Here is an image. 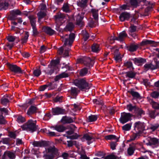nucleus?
<instances>
[{
    "label": "nucleus",
    "mask_w": 159,
    "mask_h": 159,
    "mask_svg": "<svg viewBox=\"0 0 159 159\" xmlns=\"http://www.w3.org/2000/svg\"><path fill=\"white\" fill-rule=\"evenodd\" d=\"M132 125V123L126 124L122 126V129L125 131H129L131 129Z\"/></svg>",
    "instance_id": "obj_25"
},
{
    "label": "nucleus",
    "mask_w": 159,
    "mask_h": 159,
    "mask_svg": "<svg viewBox=\"0 0 159 159\" xmlns=\"http://www.w3.org/2000/svg\"><path fill=\"white\" fill-rule=\"evenodd\" d=\"M158 143V140L155 138L148 137L146 139L145 144L147 145L152 146L155 145Z\"/></svg>",
    "instance_id": "obj_8"
},
{
    "label": "nucleus",
    "mask_w": 159,
    "mask_h": 159,
    "mask_svg": "<svg viewBox=\"0 0 159 159\" xmlns=\"http://www.w3.org/2000/svg\"><path fill=\"white\" fill-rule=\"evenodd\" d=\"M84 17L83 14L80 15L79 14L76 17L77 24L80 26H81L83 25L82 21Z\"/></svg>",
    "instance_id": "obj_14"
},
{
    "label": "nucleus",
    "mask_w": 159,
    "mask_h": 159,
    "mask_svg": "<svg viewBox=\"0 0 159 159\" xmlns=\"http://www.w3.org/2000/svg\"><path fill=\"white\" fill-rule=\"evenodd\" d=\"M46 150L47 151L48 153H51V156L46 155L45 156V159H52L54 157V156L57 154V151L54 147H49Z\"/></svg>",
    "instance_id": "obj_6"
},
{
    "label": "nucleus",
    "mask_w": 159,
    "mask_h": 159,
    "mask_svg": "<svg viewBox=\"0 0 159 159\" xmlns=\"http://www.w3.org/2000/svg\"><path fill=\"white\" fill-rule=\"evenodd\" d=\"M151 96L154 98H157L159 96V91H154L151 94Z\"/></svg>",
    "instance_id": "obj_45"
},
{
    "label": "nucleus",
    "mask_w": 159,
    "mask_h": 159,
    "mask_svg": "<svg viewBox=\"0 0 159 159\" xmlns=\"http://www.w3.org/2000/svg\"><path fill=\"white\" fill-rule=\"evenodd\" d=\"M63 10L66 12H68L69 11L68 6L67 4H65L63 5Z\"/></svg>",
    "instance_id": "obj_54"
},
{
    "label": "nucleus",
    "mask_w": 159,
    "mask_h": 159,
    "mask_svg": "<svg viewBox=\"0 0 159 159\" xmlns=\"http://www.w3.org/2000/svg\"><path fill=\"white\" fill-rule=\"evenodd\" d=\"M129 92L131 93L134 97L138 98H140L141 96L139 93L137 92L134 91L133 89H131L129 91Z\"/></svg>",
    "instance_id": "obj_21"
},
{
    "label": "nucleus",
    "mask_w": 159,
    "mask_h": 159,
    "mask_svg": "<svg viewBox=\"0 0 159 159\" xmlns=\"http://www.w3.org/2000/svg\"><path fill=\"white\" fill-rule=\"evenodd\" d=\"M138 47V46L137 45L132 44L129 46V50L130 51L134 52L136 51Z\"/></svg>",
    "instance_id": "obj_33"
},
{
    "label": "nucleus",
    "mask_w": 159,
    "mask_h": 159,
    "mask_svg": "<svg viewBox=\"0 0 159 159\" xmlns=\"http://www.w3.org/2000/svg\"><path fill=\"white\" fill-rule=\"evenodd\" d=\"M43 30L46 33L50 35H52L54 34V31L48 27H44L43 28Z\"/></svg>",
    "instance_id": "obj_18"
},
{
    "label": "nucleus",
    "mask_w": 159,
    "mask_h": 159,
    "mask_svg": "<svg viewBox=\"0 0 159 159\" xmlns=\"http://www.w3.org/2000/svg\"><path fill=\"white\" fill-rule=\"evenodd\" d=\"M138 113L139 115H143L145 114L144 111L140 108H138Z\"/></svg>",
    "instance_id": "obj_60"
},
{
    "label": "nucleus",
    "mask_w": 159,
    "mask_h": 159,
    "mask_svg": "<svg viewBox=\"0 0 159 159\" xmlns=\"http://www.w3.org/2000/svg\"><path fill=\"white\" fill-rule=\"evenodd\" d=\"M106 139L107 140H114L116 142H117L118 140V139L116 138V136L113 135H110L106 136Z\"/></svg>",
    "instance_id": "obj_34"
},
{
    "label": "nucleus",
    "mask_w": 159,
    "mask_h": 159,
    "mask_svg": "<svg viewBox=\"0 0 159 159\" xmlns=\"http://www.w3.org/2000/svg\"><path fill=\"white\" fill-rule=\"evenodd\" d=\"M33 145L34 147H41L44 145V142H43L34 141L33 143Z\"/></svg>",
    "instance_id": "obj_32"
},
{
    "label": "nucleus",
    "mask_w": 159,
    "mask_h": 159,
    "mask_svg": "<svg viewBox=\"0 0 159 159\" xmlns=\"http://www.w3.org/2000/svg\"><path fill=\"white\" fill-rule=\"evenodd\" d=\"M59 61L58 60H54L51 62V65L49 66L48 69L47 73L48 75H51L53 72V69L57 70L59 68L58 64Z\"/></svg>",
    "instance_id": "obj_4"
},
{
    "label": "nucleus",
    "mask_w": 159,
    "mask_h": 159,
    "mask_svg": "<svg viewBox=\"0 0 159 159\" xmlns=\"http://www.w3.org/2000/svg\"><path fill=\"white\" fill-rule=\"evenodd\" d=\"M47 50V48L44 45L42 46L40 49V53L44 52Z\"/></svg>",
    "instance_id": "obj_55"
},
{
    "label": "nucleus",
    "mask_w": 159,
    "mask_h": 159,
    "mask_svg": "<svg viewBox=\"0 0 159 159\" xmlns=\"http://www.w3.org/2000/svg\"><path fill=\"white\" fill-rule=\"evenodd\" d=\"M82 139H85L87 140L88 144H89L90 143L93 142L94 140L93 137L91 136L90 135L87 134L84 135Z\"/></svg>",
    "instance_id": "obj_15"
},
{
    "label": "nucleus",
    "mask_w": 159,
    "mask_h": 159,
    "mask_svg": "<svg viewBox=\"0 0 159 159\" xmlns=\"http://www.w3.org/2000/svg\"><path fill=\"white\" fill-rule=\"evenodd\" d=\"M140 133L137 132L134 133L131 137V140H134L137 139L139 136V133Z\"/></svg>",
    "instance_id": "obj_41"
},
{
    "label": "nucleus",
    "mask_w": 159,
    "mask_h": 159,
    "mask_svg": "<svg viewBox=\"0 0 159 159\" xmlns=\"http://www.w3.org/2000/svg\"><path fill=\"white\" fill-rule=\"evenodd\" d=\"M61 36L62 41L64 42V44L63 47L58 48V52L60 55L63 54L64 57L68 56L69 55V51L70 49L69 48L66 49V46H68L70 47L71 45L75 38V35L74 33H71L69 35L65 34L61 35Z\"/></svg>",
    "instance_id": "obj_1"
},
{
    "label": "nucleus",
    "mask_w": 159,
    "mask_h": 159,
    "mask_svg": "<svg viewBox=\"0 0 159 159\" xmlns=\"http://www.w3.org/2000/svg\"><path fill=\"white\" fill-rule=\"evenodd\" d=\"M117 157L113 154L108 156L104 158V159H117Z\"/></svg>",
    "instance_id": "obj_51"
},
{
    "label": "nucleus",
    "mask_w": 159,
    "mask_h": 159,
    "mask_svg": "<svg viewBox=\"0 0 159 159\" xmlns=\"http://www.w3.org/2000/svg\"><path fill=\"white\" fill-rule=\"evenodd\" d=\"M88 70L85 68L81 69L80 73V74L81 76L85 75L88 72Z\"/></svg>",
    "instance_id": "obj_40"
},
{
    "label": "nucleus",
    "mask_w": 159,
    "mask_h": 159,
    "mask_svg": "<svg viewBox=\"0 0 159 159\" xmlns=\"http://www.w3.org/2000/svg\"><path fill=\"white\" fill-rule=\"evenodd\" d=\"M36 121L32 120H29L25 124L21 126L23 130H26L31 132L35 131L37 129Z\"/></svg>",
    "instance_id": "obj_3"
},
{
    "label": "nucleus",
    "mask_w": 159,
    "mask_h": 159,
    "mask_svg": "<svg viewBox=\"0 0 159 159\" xmlns=\"http://www.w3.org/2000/svg\"><path fill=\"white\" fill-rule=\"evenodd\" d=\"M97 22L98 21L95 20V21H94L93 19H91L90 20L89 22V25L90 27L93 28L95 26V25L97 23Z\"/></svg>",
    "instance_id": "obj_39"
},
{
    "label": "nucleus",
    "mask_w": 159,
    "mask_h": 159,
    "mask_svg": "<svg viewBox=\"0 0 159 159\" xmlns=\"http://www.w3.org/2000/svg\"><path fill=\"white\" fill-rule=\"evenodd\" d=\"M33 29V32L34 35H36L38 34V32L37 31V29L35 27V26H32Z\"/></svg>",
    "instance_id": "obj_63"
},
{
    "label": "nucleus",
    "mask_w": 159,
    "mask_h": 159,
    "mask_svg": "<svg viewBox=\"0 0 159 159\" xmlns=\"http://www.w3.org/2000/svg\"><path fill=\"white\" fill-rule=\"evenodd\" d=\"M9 102L8 98L3 97L2 98L1 101V103L3 105L7 104Z\"/></svg>",
    "instance_id": "obj_42"
},
{
    "label": "nucleus",
    "mask_w": 159,
    "mask_h": 159,
    "mask_svg": "<svg viewBox=\"0 0 159 159\" xmlns=\"http://www.w3.org/2000/svg\"><path fill=\"white\" fill-rule=\"evenodd\" d=\"M36 110V108L35 107L32 106L27 111V114L28 115H30L35 112Z\"/></svg>",
    "instance_id": "obj_27"
},
{
    "label": "nucleus",
    "mask_w": 159,
    "mask_h": 159,
    "mask_svg": "<svg viewBox=\"0 0 159 159\" xmlns=\"http://www.w3.org/2000/svg\"><path fill=\"white\" fill-rule=\"evenodd\" d=\"M91 48L92 51L95 52H98L100 49L99 45L96 43L93 44Z\"/></svg>",
    "instance_id": "obj_20"
},
{
    "label": "nucleus",
    "mask_w": 159,
    "mask_h": 159,
    "mask_svg": "<svg viewBox=\"0 0 159 159\" xmlns=\"http://www.w3.org/2000/svg\"><path fill=\"white\" fill-rule=\"evenodd\" d=\"M127 36V34L125 33V31H123L120 33L118 35V37L116 38V40H118L120 41H121L126 37Z\"/></svg>",
    "instance_id": "obj_16"
},
{
    "label": "nucleus",
    "mask_w": 159,
    "mask_h": 159,
    "mask_svg": "<svg viewBox=\"0 0 159 159\" xmlns=\"http://www.w3.org/2000/svg\"><path fill=\"white\" fill-rule=\"evenodd\" d=\"M134 129L137 132L141 133L144 129L143 124L138 121L135 122L134 124Z\"/></svg>",
    "instance_id": "obj_9"
},
{
    "label": "nucleus",
    "mask_w": 159,
    "mask_h": 159,
    "mask_svg": "<svg viewBox=\"0 0 159 159\" xmlns=\"http://www.w3.org/2000/svg\"><path fill=\"white\" fill-rule=\"evenodd\" d=\"M134 151V148L132 147H130L128 149L127 152L128 154L129 155H132Z\"/></svg>",
    "instance_id": "obj_46"
},
{
    "label": "nucleus",
    "mask_w": 159,
    "mask_h": 159,
    "mask_svg": "<svg viewBox=\"0 0 159 159\" xmlns=\"http://www.w3.org/2000/svg\"><path fill=\"white\" fill-rule=\"evenodd\" d=\"M130 14L127 12H124L121 13L119 17L120 21H123L125 20H128L130 17Z\"/></svg>",
    "instance_id": "obj_10"
},
{
    "label": "nucleus",
    "mask_w": 159,
    "mask_h": 159,
    "mask_svg": "<svg viewBox=\"0 0 159 159\" xmlns=\"http://www.w3.org/2000/svg\"><path fill=\"white\" fill-rule=\"evenodd\" d=\"M74 83L76 86L82 91H86L90 87V84H88L84 79L76 80Z\"/></svg>",
    "instance_id": "obj_2"
},
{
    "label": "nucleus",
    "mask_w": 159,
    "mask_h": 159,
    "mask_svg": "<svg viewBox=\"0 0 159 159\" xmlns=\"http://www.w3.org/2000/svg\"><path fill=\"white\" fill-rule=\"evenodd\" d=\"M71 94L73 96H75L77 94L76 89L75 88H72L71 89Z\"/></svg>",
    "instance_id": "obj_52"
},
{
    "label": "nucleus",
    "mask_w": 159,
    "mask_h": 159,
    "mask_svg": "<svg viewBox=\"0 0 159 159\" xmlns=\"http://www.w3.org/2000/svg\"><path fill=\"white\" fill-rule=\"evenodd\" d=\"M74 25L72 23H69L67 25L65 28L66 31H71L74 28Z\"/></svg>",
    "instance_id": "obj_24"
},
{
    "label": "nucleus",
    "mask_w": 159,
    "mask_h": 159,
    "mask_svg": "<svg viewBox=\"0 0 159 159\" xmlns=\"http://www.w3.org/2000/svg\"><path fill=\"white\" fill-rule=\"evenodd\" d=\"M65 17L64 15L61 13H59L57 15L55 16V18L56 21L58 20H60L61 19H63Z\"/></svg>",
    "instance_id": "obj_36"
},
{
    "label": "nucleus",
    "mask_w": 159,
    "mask_h": 159,
    "mask_svg": "<svg viewBox=\"0 0 159 159\" xmlns=\"http://www.w3.org/2000/svg\"><path fill=\"white\" fill-rule=\"evenodd\" d=\"M61 121L63 123H66L72 122L73 120L70 118L67 117H63L61 120Z\"/></svg>",
    "instance_id": "obj_23"
},
{
    "label": "nucleus",
    "mask_w": 159,
    "mask_h": 159,
    "mask_svg": "<svg viewBox=\"0 0 159 159\" xmlns=\"http://www.w3.org/2000/svg\"><path fill=\"white\" fill-rule=\"evenodd\" d=\"M144 67L146 70L150 69L152 70H154L157 68L156 66L151 64H146L144 66Z\"/></svg>",
    "instance_id": "obj_22"
},
{
    "label": "nucleus",
    "mask_w": 159,
    "mask_h": 159,
    "mask_svg": "<svg viewBox=\"0 0 159 159\" xmlns=\"http://www.w3.org/2000/svg\"><path fill=\"white\" fill-rule=\"evenodd\" d=\"M41 74V71L40 69H36L35 70L33 71V74L35 76H38Z\"/></svg>",
    "instance_id": "obj_44"
},
{
    "label": "nucleus",
    "mask_w": 159,
    "mask_h": 159,
    "mask_svg": "<svg viewBox=\"0 0 159 159\" xmlns=\"http://www.w3.org/2000/svg\"><path fill=\"white\" fill-rule=\"evenodd\" d=\"M116 142H112L111 143V148L112 150H114L115 149V147L116 145Z\"/></svg>",
    "instance_id": "obj_57"
},
{
    "label": "nucleus",
    "mask_w": 159,
    "mask_h": 159,
    "mask_svg": "<svg viewBox=\"0 0 159 159\" xmlns=\"http://www.w3.org/2000/svg\"><path fill=\"white\" fill-rule=\"evenodd\" d=\"M11 13L13 15H20L21 12L18 10H13L11 11Z\"/></svg>",
    "instance_id": "obj_49"
},
{
    "label": "nucleus",
    "mask_w": 159,
    "mask_h": 159,
    "mask_svg": "<svg viewBox=\"0 0 159 159\" xmlns=\"http://www.w3.org/2000/svg\"><path fill=\"white\" fill-rule=\"evenodd\" d=\"M82 34L83 35L84 39L85 41H86L89 37V35L85 30H83L82 32Z\"/></svg>",
    "instance_id": "obj_37"
},
{
    "label": "nucleus",
    "mask_w": 159,
    "mask_h": 159,
    "mask_svg": "<svg viewBox=\"0 0 159 159\" xmlns=\"http://www.w3.org/2000/svg\"><path fill=\"white\" fill-rule=\"evenodd\" d=\"M136 30V27L133 25L130 26L129 29V31L131 32H135Z\"/></svg>",
    "instance_id": "obj_62"
},
{
    "label": "nucleus",
    "mask_w": 159,
    "mask_h": 159,
    "mask_svg": "<svg viewBox=\"0 0 159 159\" xmlns=\"http://www.w3.org/2000/svg\"><path fill=\"white\" fill-rule=\"evenodd\" d=\"M45 15L46 14L44 11H41L39 12L37 14L39 18L38 21L40 22V20L43 18L45 16Z\"/></svg>",
    "instance_id": "obj_35"
},
{
    "label": "nucleus",
    "mask_w": 159,
    "mask_h": 159,
    "mask_svg": "<svg viewBox=\"0 0 159 159\" xmlns=\"http://www.w3.org/2000/svg\"><path fill=\"white\" fill-rule=\"evenodd\" d=\"M150 102L153 108L155 109H159V104L154 102L152 99L149 101Z\"/></svg>",
    "instance_id": "obj_26"
},
{
    "label": "nucleus",
    "mask_w": 159,
    "mask_h": 159,
    "mask_svg": "<svg viewBox=\"0 0 159 159\" xmlns=\"http://www.w3.org/2000/svg\"><path fill=\"white\" fill-rule=\"evenodd\" d=\"M130 3L132 6L134 7H136L138 5V2L136 0H131Z\"/></svg>",
    "instance_id": "obj_56"
},
{
    "label": "nucleus",
    "mask_w": 159,
    "mask_h": 159,
    "mask_svg": "<svg viewBox=\"0 0 159 159\" xmlns=\"http://www.w3.org/2000/svg\"><path fill=\"white\" fill-rule=\"evenodd\" d=\"M97 115H91L88 117V121L89 122H92L96 121L97 119Z\"/></svg>",
    "instance_id": "obj_31"
},
{
    "label": "nucleus",
    "mask_w": 159,
    "mask_h": 159,
    "mask_svg": "<svg viewBox=\"0 0 159 159\" xmlns=\"http://www.w3.org/2000/svg\"><path fill=\"white\" fill-rule=\"evenodd\" d=\"M52 113L54 115L63 114L65 112V110L59 107L53 108L52 110Z\"/></svg>",
    "instance_id": "obj_12"
},
{
    "label": "nucleus",
    "mask_w": 159,
    "mask_h": 159,
    "mask_svg": "<svg viewBox=\"0 0 159 159\" xmlns=\"http://www.w3.org/2000/svg\"><path fill=\"white\" fill-rule=\"evenodd\" d=\"M29 34L28 32H25V35L24 38L21 39L22 43H26L28 39V37H29Z\"/></svg>",
    "instance_id": "obj_43"
},
{
    "label": "nucleus",
    "mask_w": 159,
    "mask_h": 159,
    "mask_svg": "<svg viewBox=\"0 0 159 159\" xmlns=\"http://www.w3.org/2000/svg\"><path fill=\"white\" fill-rule=\"evenodd\" d=\"M120 7L122 9L124 10H129V6L127 4H124L122 5Z\"/></svg>",
    "instance_id": "obj_59"
},
{
    "label": "nucleus",
    "mask_w": 159,
    "mask_h": 159,
    "mask_svg": "<svg viewBox=\"0 0 159 159\" xmlns=\"http://www.w3.org/2000/svg\"><path fill=\"white\" fill-rule=\"evenodd\" d=\"M48 87V85H43L41 86L40 87V89H39V90L40 91H43L46 89V88Z\"/></svg>",
    "instance_id": "obj_64"
},
{
    "label": "nucleus",
    "mask_w": 159,
    "mask_h": 159,
    "mask_svg": "<svg viewBox=\"0 0 159 159\" xmlns=\"http://www.w3.org/2000/svg\"><path fill=\"white\" fill-rule=\"evenodd\" d=\"M79 62L83 63L85 65L90 67L93 66L94 61L93 60H91L89 57H86L82 59H80Z\"/></svg>",
    "instance_id": "obj_7"
},
{
    "label": "nucleus",
    "mask_w": 159,
    "mask_h": 159,
    "mask_svg": "<svg viewBox=\"0 0 159 159\" xmlns=\"http://www.w3.org/2000/svg\"><path fill=\"white\" fill-rule=\"evenodd\" d=\"M122 57L120 54H118L115 56L114 58L116 62H119L121 61Z\"/></svg>",
    "instance_id": "obj_48"
},
{
    "label": "nucleus",
    "mask_w": 159,
    "mask_h": 159,
    "mask_svg": "<svg viewBox=\"0 0 159 159\" xmlns=\"http://www.w3.org/2000/svg\"><path fill=\"white\" fill-rule=\"evenodd\" d=\"M15 155L13 152L9 151L5 152L3 156H2V159H6L8 158L10 159H14L15 158Z\"/></svg>",
    "instance_id": "obj_11"
},
{
    "label": "nucleus",
    "mask_w": 159,
    "mask_h": 159,
    "mask_svg": "<svg viewBox=\"0 0 159 159\" xmlns=\"http://www.w3.org/2000/svg\"><path fill=\"white\" fill-rule=\"evenodd\" d=\"M98 10H96L95 9H92L91 12L92 14V15L93 17L94 20L97 21H98Z\"/></svg>",
    "instance_id": "obj_17"
},
{
    "label": "nucleus",
    "mask_w": 159,
    "mask_h": 159,
    "mask_svg": "<svg viewBox=\"0 0 159 159\" xmlns=\"http://www.w3.org/2000/svg\"><path fill=\"white\" fill-rule=\"evenodd\" d=\"M132 116V115L129 113H122L119 119L120 121L123 124L126 123L131 120Z\"/></svg>",
    "instance_id": "obj_5"
},
{
    "label": "nucleus",
    "mask_w": 159,
    "mask_h": 159,
    "mask_svg": "<svg viewBox=\"0 0 159 159\" xmlns=\"http://www.w3.org/2000/svg\"><path fill=\"white\" fill-rule=\"evenodd\" d=\"M87 1L88 0H81L80 6L82 7H84L86 5Z\"/></svg>",
    "instance_id": "obj_61"
},
{
    "label": "nucleus",
    "mask_w": 159,
    "mask_h": 159,
    "mask_svg": "<svg viewBox=\"0 0 159 159\" xmlns=\"http://www.w3.org/2000/svg\"><path fill=\"white\" fill-rule=\"evenodd\" d=\"M55 129L57 131L59 132H62L65 129V127L61 125L56 126Z\"/></svg>",
    "instance_id": "obj_38"
},
{
    "label": "nucleus",
    "mask_w": 159,
    "mask_h": 159,
    "mask_svg": "<svg viewBox=\"0 0 159 159\" xmlns=\"http://www.w3.org/2000/svg\"><path fill=\"white\" fill-rule=\"evenodd\" d=\"M17 122L19 123H22L25 121V118L22 116H20L17 118Z\"/></svg>",
    "instance_id": "obj_53"
},
{
    "label": "nucleus",
    "mask_w": 159,
    "mask_h": 159,
    "mask_svg": "<svg viewBox=\"0 0 159 159\" xmlns=\"http://www.w3.org/2000/svg\"><path fill=\"white\" fill-rule=\"evenodd\" d=\"M156 44V42L152 40H146L142 41L141 43L142 45H145L147 44H152L155 45Z\"/></svg>",
    "instance_id": "obj_19"
},
{
    "label": "nucleus",
    "mask_w": 159,
    "mask_h": 159,
    "mask_svg": "<svg viewBox=\"0 0 159 159\" xmlns=\"http://www.w3.org/2000/svg\"><path fill=\"white\" fill-rule=\"evenodd\" d=\"M17 37L11 35L7 37V39L9 42H12L15 41Z\"/></svg>",
    "instance_id": "obj_47"
},
{
    "label": "nucleus",
    "mask_w": 159,
    "mask_h": 159,
    "mask_svg": "<svg viewBox=\"0 0 159 159\" xmlns=\"http://www.w3.org/2000/svg\"><path fill=\"white\" fill-rule=\"evenodd\" d=\"M29 18L30 19L32 26H35L36 22V17L33 15H31L29 16Z\"/></svg>",
    "instance_id": "obj_29"
},
{
    "label": "nucleus",
    "mask_w": 159,
    "mask_h": 159,
    "mask_svg": "<svg viewBox=\"0 0 159 159\" xmlns=\"http://www.w3.org/2000/svg\"><path fill=\"white\" fill-rule=\"evenodd\" d=\"M126 108L129 111H131L135 108V107L132 106L131 104H129L127 106Z\"/></svg>",
    "instance_id": "obj_50"
},
{
    "label": "nucleus",
    "mask_w": 159,
    "mask_h": 159,
    "mask_svg": "<svg viewBox=\"0 0 159 159\" xmlns=\"http://www.w3.org/2000/svg\"><path fill=\"white\" fill-rule=\"evenodd\" d=\"M135 63L137 65H139V64L145 61V60L142 58H135L133 60Z\"/></svg>",
    "instance_id": "obj_28"
},
{
    "label": "nucleus",
    "mask_w": 159,
    "mask_h": 159,
    "mask_svg": "<svg viewBox=\"0 0 159 159\" xmlns=\"http://www.w3.org/2000/svg\"><path fill=\"white\" fill-rule=\"evenodd\" d=\"M61 78L67 77L69 76V74L66 72H63L60 74Z\"/></svg>",
    "instance_id": "obj_58"
},
{
    "label": "nucleus",
    "mask_w": 159,
    "mask_h": 159,
    "mask_svg": "<svg viewBox=\"0 0 159 159\" xmlns=\"http://www.w3.org/2000/svg\"><path fill=\"white\" fill-rule=\"evenodd\" d=\"M10 69L12 72L15 73L22 72L21 68L15 65H10L9 66Z\"/></svg>",
    "instance_id": "obj_13"
},
{
    "label": "nucleus",
    "mask_w": 159,
    "mask_h": 159,
    "mask_svg": "<svg viewBox=\"0 0 159 159\" xmlns=\"http://www.w3.org/2000/svg\"><path fill=\"white\" fill-rule=\"evenodd\" d=\"M135 73L132 71L127 72L125 73L126 76L130 78H134L135 75Z\"/></svg>",
    "instance_id": "obj_30"
}]
</instances>
